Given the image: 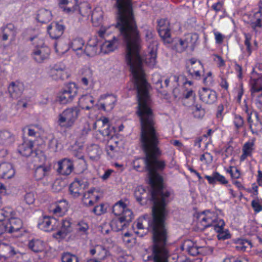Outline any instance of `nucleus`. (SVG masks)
Masks as SVG:
<instances>
[{"mask_svg": "<svg viewBox=\"0 0 262 262\" xmlns=\"http://www.w3.org/2000/svg\"><path fill=\"white\" fill-rule=\"evenodd\" d=\"M199 219L200 220L199 224V228L202 230L208 227H212L214 229L215 226H217L219 221L221 220L219 219L214 214L208 211L207 214L205 212H202L199 215Z\"/></svg>", "mask_w": 262, "mask_h": 262, "instance_id": "39448f33", "label": "nucleus"}, {"mask_svg": "<svg viewBox=\"0 0 262 262\" xmlns=\"http://www.w3.org/2000/svg\"><path fill=\"white\" fill-rule=\"evenodd\" d=\"M218 225L215 226L214 230L217 232V237L219 240L224 241L229 239L231 237V235L227 229H224L225 225V222L223 220H221L217 224Z\"/></svg>", "mask_w": 262, "mask_h": 262, "instance_id": "412c9836", "label": "nucleus"}, {"mask_svg": "<svg viewBox=\"0 0 262 262\" xmlns=\"http://www.w3.org/2000/svg\"><path fill=\"white\" fill-rule=\"evenodd\" d=\"M253 145V143L251 142H247L246 143L243 147V152L245 153V155H248L250 156L251 154V152L252 150V146Z\"/></svg>", "mask_w": 262, "mask_h": 262, "instance_id": "5fc2aeb1", "label": "nucleus"}, {"mask_svg": "<svg viewBox=\"0 0 262 262\" xmlns=\"http://www.w3.org/2000/svg\"><path fill=\"white\" fill-rule=\"evenodd\" d=\"M71 231L72 227L70 222L67 220H62L61 229L54 235V237L57 239H62L64 238Z\"/></svg>", "mask_w": 262, "mask_h": 262, "instance_id": "4be33fe9", "label": "nucleus"}, {"mask_svg": "<svg viewBox=\"0 0 262 262\" xmlns=\"http://www.w3.org/2000/svg\"><path fill=\"white\" fill-rule=\"evenodd\" d=\"M91 255H96L98 260L104 259L109 255L108 251L102 245L92 246L90 249Z\"/></svg>", "mask_w": 262, "mask_h": 262, "instance_id": "a211bd4d", "label": "nucleus"}, {"mask_svg": "<svg viewBox=\"0 0 262 262\" xmlns=\"http://www.w3.org/2000/svg\"><path fill=\"white\" fill-rule=\"evenodd\" d=\"M80 109L77 106L68 108L64 110L58 116L57 124L64 128H71L78 119Z\"/></svg>", "mask_w": 262, "mask_h": 262, "instance_id": "7ed1b4c3", "label": "nucleus"}, {"mask_svg": "<svg viewBox=\"0 0 262 262\" xmlns=\"http://www.w3.org/2000/svg\"><path fill=\"white\" fill-rule=\"evenodd\" d=\"M49 167L40 165L38 166L34 171V177L36 180H41L43 178L49 171Z\"/></svg>", "mask_w": 262, "mask_h": 262, "instance_id": "c9c22d12", "label": "nucleus"}, {"mask_svg": "<svg viewBox=\"0 0 262 262\" xmlns=\"http://www.w3.org/2000/svg\"><path fill=\"white\" fill-rule=\"evenodd\" d=\"M199 97L201 101L206 104H213L217 99L215 91L206 88H203L199 91Z\"/></svg>", "mask_w": 262, "mask_h": 262, "instance_id": "4468645a", "label": "nucleus"}, {"mask_svg": "<svg viewBox=\"0 0 262 262\" xmlns=\"http://www.w3.org/2000/svg\"><path fill=\"white\" fill-rule=\"evenodd\" d=\"M14 174V169L11 164L4 163L0 164V177L9 179L12 178Z\"/></svg>", "mask_w": 262, "mask_h": 262, "instance_id": "393cba45", "label": "nucleus"}, {"mask_svg": "<svg viewBox=\"0 0 262 262\" xmlns=\"http://www.w3.org/2000/svg\"><path fill=\"white\" fill-rule=\"evenodd\" d=\"M132 74L135 87L137 91L138 107L136 113L140 123V141L145 154L142 158H136L133 162L135 169L138 171H147L149 184L153 188L152 198L157 204V194L165 202L172 191L164 188L163 178L158 173L165 167V162L159 160L161 152L158 147L159 134L157 132L154 114L151 108L149 94L150 85L145 78L143 61H125Z\"/></svg>", "mask_w": 262, "mask_h": 262, "instance_id": "f257e3e1", "label": "nucleus"}, {"mask_svg": "<svg viewBox=\"0 0 262 262\" xmlns=\"http://www.w3.org/2000/svg\"><path fill=\"white\" fill-rule=\"evenodd\" d=\"M117 98L114 95H101L99 99V108L104 111H111L114 107Z\"/></svg>", "mask_w": 262, "mask_h": 262, "instance_id": "9d476101", "label": "nucleus"}, {"mask_svg": "<svg viewBox=\"0 0 262 262\" xmlns=\"http://www.w3.org/2000/svg\"><path fill=\"white\" fill-rule=\"evenodd\" d=\"M223 3L221 2H218L214 4L211 8L215 12H217L222 10L223 8Z\"/></svg>", "mask_w": 262, "mask_h": 262, "instance_id": "e2e57ef3", "label": "nucleus"}, {"mask_svg": "<svg viewBox=\"0 0 262 262\" xmlns=\"http://www.w3.org/2000/svg\"><path fill=\"white\" fill-rule=\"evenodd\" d=\"M245 111L247 114V122L251 132L257 135L261 129V124L258 120L257 114L255 112H250L246 103L245 105Z\"/></svg>", "mask_w": 262, "mask_h": 262, "instance_id": "0eeeda50", "label": "nucleus"}, {"mask_svg": "<svg viewBox=\"0 0 262 262\" xmlns=\"http://www.w3.org/2000/svg\"><path fill=\"white\" fill-rule=\"evenodd\" d=\"M65 27L59 23L53 22L47 28L48 32L53 39L59 38L63 33Z\"/></svg>", "mask_w": 262, "mask_h": 262, "instance_id": "f3484780", "label": "nucleus"}, {"mask_svg": "<svg viewBox=\"0 0 262 262\" xmlns=\"http://www.w3.org/2000/svg\"><path fill=\"white\" fill-rule=\"evenodd\" d=\"M188 42L186 40L180 39L179 43L176 45L177 50L179 52H182L187 48Z\"/></svg>", "mask_w": 262, "mask_h": 262, "instance_id": "3c124183", "label": "nucleus"}, {"mask_svg": "<svg viewBox=\"0 0 262 262\" xmlns=\"http://www.w3.org/2000/svg\"><path fill=\"white\" fill-rule=\"evenodd\" d=\"M14 141L13 135L9 131L4 130L0 132V144L9 145Z\"/></svg>", "mask_w": 262, "mask_h": 262, "instance_id": "2f4dec72", "label": "nucleus"}, {"mask_svg": "<svg viewBox=\"0 0 262 262\" xmlns=\"http://www.w3.org/2000/svg\"><path fill=\"white\" fill-rule=\"evenodd\" d=\"M224 105L221 104H220L217 108V112H216V117L219 119H222V113L224 111Z\"/></svg>", "mask_w": 262, "mask_h": 262, "instance_id": "774afa93", "label": "nucleus"}, {"mask_svg": "<svg viewBox=\"0 0 262 262\" xmlns=\"http://www.w3.org/2000/svg\"><path fill=\"white\" fill-rule=\"evenodd\" d=\"M127 226L128 224L120 217L118 219L113 220L111 223L112 229L116 232L123 230Z\"/></svg>", "mask_w": 262, "mask_h": 262, "instance_id": "473e14b6", "label": "nucleus"}, {"mask_svg": "<svg viewBox=\"0 0 262 262\" xmlns=\"http://www.w3.org/2000/svg\"><path fill=\"white\" fill-rule=\"evenodd\" d=\"M100 133L102 135V136L104 137L107 136L108 138L112 139L113 137L115 135V131L114 127L107 125L106 126V128H104V129L100 130Z\"/></svg>", "mask_w": 262, "mask_h": 262, "instance_id": "49530a36", "label": "nucleus"}, {"mask_svg": "<svg viewBox=\"0 0 262 262\" xmlns=\"http://www.w3.org/2000/svg\"><path fill=\"white\" fill-rule=\"evenodd\" d=\"M119 217L128 225L129 223L133 219V214L132 210L127 208L126 206L123 212Z\"/></svg>", "mask_w": 262, "mask_h": 262, "instance_id": "79ce46f5", "label": "nucleus"}, {"mask_svg": "<svg viewBox=\"0 0 262 262\" xmlns=\"http://www.w3.org/2000/svg\"><path fill=\"white\" fill-rule=\"evenodd\" d=\"M58 172L62 174L68 176L73 169V164L72 161L68 158H64L58 162Z\"/></svg>", "mask_w": 262, "mask_h": 262, "instance_id": "6ab92c4d", "label": "nucleus"}, {"mask_svg": "<svg viewBox=\"0 0 262 262\" xmlns=\"http://www.w3.org/2000/svg\"><path fill=\"white\" fill-rule=\"evenodd\" d=\"M194 116L197 118H201L205 115V110H195L193 112Z\"/></svg>", "mask_w": 262, "mask_h": 262, "instance_id": "338daca9", "label": "nucleus"}, {"mask_svg": "<svg viewBox=\"0 0 262 262\" xmlns=\"http://www.w3.org/2000/svg\"><path fill=\"white\" fill-rule=\"evenodd\" d=\"M157 48L150 49L149 53L146 55L145 61L148 66L154 68L157 63Z\"/></svg>", "mask_w": 262, "mask_h": 262, "instance_id": "c756f323", "label": "nucleus"}, {"mask_svg": "<svg viewBox=\"0 0 262 262\" xmlns=\"http://www.w3.org/2000/svg\"><path fill=\"white\" fill-rule=\"evenodd\" d=\"M49 146L50 148L57 150L58 148V141L55 138H52L50 140Z\"/></svg>", "mask_w": 262, "mask_h": 262, "instance_id": "680f3d73", "label": "nucleus"}, {"mask_svg": "<svg viewBox=\"0 0 262 262\" xmlns=\"http://www.w3.org/2000/svg\"><path fill=\"white\" fill-rule=\"evenodd\" d=\"M97 38H92L88 41L83 53L89 57L95 56L97 52Z\"/></svg>", "mask_w": 262, "mask_h": 262, "instance_id": "b1692460", "label": "nucleus"}, {"mask_svg": "<svg viewBox=\"0 0 262 262\" xmlns=\"http://www.w3.org/2000/svg\"><path fill=\"white\" fill-rule=\"evenodd\" d=\"M52 15L51 12L47 9H40L37 14L36 20L41 23L46 24L52 19Z\"/></svg>", "mask_w": 262, "mask_h": 262, "instance_id": "cd10ccee", "label": "nucleus"}, {"mask_svg": "<svg viewBox=\"0 0 262 262\" xmlns=\"http://www.w3.org/2000/svg\"><path fill=\"white\" fill-rule=\"evenodd\" d=\"M11 211L7 210L5 209H0V222H6L7 220L11 216Z\"/></svg>", "mask_w": 262, "mask_h": 262, "instance_id": "8fccbe9b", "label": "nucleus"}, {"mask_svg": "<svg viewBox=\"0 0 262 262\" xmlns=\"http://www.w3.org/2000/svg\"><path fill=\"white\" fill-rule=\"evenodd\" d=\"M50 54V49L47 46H41L34 49L32 56L35 61L38 63L43 62L48 59Z\"/></svg>", "mask_w": 262, "mask_h": 262, "instance_id": "ddd939ff", "label": "nucleus"}, {"mask_svg": "<svg viewBox=\"0 0 262 262\" xmlns=\"http://www.w3.org/2000/svg\"><path fill=\"white\" fill-rule=\"evenodd\" d=\"M182 248L183 250H186L192 256H196L200 254H207L212 252L210 248L208 247H198L191 240L185 241L183 244Z\"/></svg>", "mask_w": 262, "mask_h": 262, "instance_id": "423d86ee", "label": "nucleus"}, {"mask_svg": "<svg viewBox=\"0 0 262 262\" xmlns=\"http://www.w3.org/2000/svg\"><path fill=\"white\" fill-rule=\"evenodd\" d=\"M93 189H91L86 192H84V191L83 192V193L81 195H82V202L84 205H87V203L85 201L86 199H88L91 198V195L93 194Z\"/></svg>", "mask_w": 262, "mask_h": 262, "instance_id": "bf43d9fd", "label": "nucleus"}, {"mask_svg": "<svg viewBox=\"0 0 262 262\" xmlns=\"http://www.w3.org/2000/svg\"><path fill=\"white\" fill-rule=\"evenodd\" d=\"M203 82L204 84L209 85L213 81L211 72H209L207 73L206 75H203Z\"/></svg>", "mask_w": 262, "mask_h": 262, "instance_id": "6e6d98bb", "label": "nucleus"}, {"mask_svg": "<svg viewBox=\"0 0 262 262\" xmlns=\"http://www.w3.org/2000/svg\"><path fill=\"white\" fill-rule=\"evenodd\" d=\"M89 186L87 180L81 178H76L69 187L71 194L75 198L82 195L83 191Z\"/></svg>", "mask_w": 262, "mask_h": 262, "instance_id": "6e6552de", "label": "nucleus"}, {"mask_svg": "<svg viewBox=\"0 0 262 262\" xmlns=\"http://www.w3.org/2000/svg\"><path fill=\"white\" fill-rule=\"evenodd\" d=\"M73 154L75 157L77 158L80 160V164L82 165L83 168H85L86 162L84 160V156L83 154L81 152L76 151H74Z\"/></svg>", "mask_w": 262, "mask_h": 262, "instance_id": "4d7b16f0", "label": "nucleus"}, {"mask_svg": "<svg viewBox=\"0 0 262 262\" xmlns=\"http://www.w3.org/2000/svg\"><path fill=\"white\" fill-rule=\"evenodd\" d=\"M78 102L79 104H81V105L89 104V103H91V104H93L94 100L92 96L89 95H85L81 97V98L79 99Z\"/></svg>", "mask_w": 262, "mask_h": 262, "instance_id": "de8ad7c7", "label": "nucleus"}, {"mask_svg": "<svg viewBox=\"0 0 262 262\" xmlns=\"http://www.w3.org/2000/svg\"><path fill=\"white\" fill-rule=\"evenodd\" d=\"M167 19H161L158 21V31L160 36L167 42H170V33Z\"/></svg>", "mask_w": 262, "mask_h": 262, "instance_id": "dca6fc26", "label": "nucleus"}, {"mask_svg": "<svg viewBox=\"0 0 262 262\" xmlns=\"http://www.w3.org/2000/svg\"><path fill=\"white\" fill-rule=\"evenodd\" d=\"M5 232L8 233L6 222H0V236Z\"/></svg>", "mask_w": 262, "mask_h": 262, "instance_id": "0e129e2a", "label": "nucleus"}, {"mask_svg": "<svg viewBox=\"0 0 262 262\" xmlns=\"http://www.w3.org/2000/svg\"><path fill=\"white\" fill-rule=\"evenodd\" d=\"M189 62L190 64L188 63L186 64V70L188 75L196 80L201 79L200 70L203 68L201 62L194 58L189 59Z\"/></svg>", "mask_w": 262, "mask_h": 262, "instance_id": "1a4fd4ad", "label": "nucleus"}, {"mask_svg": "<svg viewBox=\"0 0 262 262\" xmlns=\"http://www.w3.org/2000/svg\"><path fill=\"white\" fill-rule=\"evenodd\" d=\"M233 123L235 126L236 129L238 130L243 126L244 121L242 116L240 115H235Z\"/></svg>", "mask_w": 262, "mask_h": 262, "instance_id": "09e8293b", "label": "nucleus"}, {"mask_svg": "<svg viewBox=\"0 0 262 262\" xmlns=\"http://www.w3.org/2000/svg\"><path fill=\"white\" fill-rule=\"evenodd\" d=\"M205 178L211 185H213L216 182L222 185H226L228 183V181L226 179L225 177L217 171L213 172L211 176H205Z\"/></svg>", "mask_w": 262, "mask_h": 262, "instance_id": "bb28decb", "label": "nucleus"}, {"mask_svg": "<svg viewBox=\"0 0 262 262\" xmlns=\"http://www.w3.org/2000/svg\"><path fill=\"white\" fill-rule=\"evenodd\" d=\"M244 35L245 37L244 44L246 47V51L247 52V56H249L251 55L252 51V48L251 46L250 42L251 39V36L249 33H245Z\"/></svg>", "mask_w": 262, "mask_h": 262, "instance_id": "a18cd8bd", "label": "nucleus"}, {"mask_svg": "<svg viewBox=\"0 0 262 262\" xmlns=\"http://www.w3.org/2000/svg\"><path fill=\"white\" fill-rule=\"evenodd\" d=\"M8 233H13L19 230L23 226L21 221L16 217H9L6 221Z\"/></svg>", "mask_w": 262, "mask_h": 262, "instance_id": "a878e982", "label": "nucleus"}, {"mask_svg": "<svg viewBox=\"0 0 262 262\" xmlns=\"http://www.w3.org/2000/svg\"><path fill=\"white\" fill-rule=\"evenodd\" d=\"M24 200L27 204L31 205L35 201L34 194L32 192L27 193L24 196Z\"/></svg>", "mask_w": 262, "mask_h": 262, "instance_id": "864d4df0", "label": "nucleus"}, {"mask_svg": "<svg viewBox=\"0 0 262 262\" xmlns=\"http://www.w3.org/2000/svg\"><path fill=\"white\" fill-rule=\"evenodd\" d=\"M250 83L252 95H253L254 93L262 91V76L256 79H251Z\"/></svg>", "mask_w": 262, "mask_h": 262, "instance_id": "f704fd0d", "label": "nucleus"}, {"mask_svg": "<svg viewBox=\"0 0 262 262\" xmlns=\"http://www.w3.org/2000/svg\"><path fill=\"white\" fill-rule=\"evenodd\" d=\"M62 262H79L78 257L69 252H64L61 256Z\"/></svg>", "mask_w": 262, "mask_h": 262, "instance_id": "a19ab883", "label": "nucleus"}, {"mask_svg": "<svg viewBox=\"0 0 262 262\" xmlns=\"http://www.w3.org/2000/svg\"><path fill=\"white\" fill-rule=\"evenodd\" d=\"M245 228L246 231L249 235H253L257 232V227L254 224H251Z\"/></svg>", "mask_w": 262, "mask_h": 262, "instance_id": "13d9d810", "label": "nucleus"}, {"mask_svg": "<svg viewBox=\"0 0 262 262\" xmlns=\"http://www.w3.org/2000/svg\"><path fill=\"white\" fill-rule=\"evenodd\" d=\"M105 211L106 209L104 208V205L103 204L95 206L92 210V212L97 215H100L105 213Z\"/></svg>", "mask_w": 262, "mask_h": 262, "instance_id": "603ef678", "label": "nucleus"}, {"mask_svg": "<svg viewBox=\"0 0 262 262\" xmlns=\"http://www.w3.org/2000/svg\"><path fill=\"white\" fill-rule=\"evenodd\" d=\"M117 46L118 39L115 37H113V39L111 40L106 41L103 45V48H105L109 52L114 51Z\"/></svg>", "mask_w": 262, "mask_h": 262, "instance_id": "58836bf2", "label": "nucleus"}, {"mask_svg": "<svg viewBox=\"0 0 262 262\" xmlns=\"http://www.w3.org/2000/svg\"><path fill=\"white\" fill-rule=\"evenodd\" d=\"M33 143L32 141H25L18 146L17 150L20 155L24 157H29L32 155H34L36 156L37 154L36 152L33 151Z\"/></svg>", "mask_w": 262, "mask_h": 262, "instance_id": "5701e85b", "label": "nucleus"}, {"mask_svg": "<svg viewBox=\"0 0 262 262\" xmlns=\"http://www.w3.org/2000/svg\"><path fill=\"white\" fill-rule=\"evenodd\" d=\"M28 247L34 252H39L44 249V244L42 241L39 239H32L29 242Z\"/></svg>", "mask_w": 262, "mask_h": 262, "instance_id": "72a5a7b5", "label": "nucleus"}, {"mask_svg": "<svg viewBox=\"0 0 262 262\" xmlns=\"http://www.w3.org/2000/svg\"><path fill=\"white\" fill-rule=\"evenodd\" d=\"M215 41L217 43L221 44L223 42L224 36L220 32H216L214 33Z\"/></svg>", "mask_w": 262, "mask_h": 262, "instance_id": "69168bd1", "label": "nucleus"}, {"mask_svg": "<svg viewBox=\"0 0 262 262\" xmlns=\"http://www.w3.org/2000/svg\"><path fill=\"white\" fill-rule=\"evenodd\" d=\"M236 246L235 248L236 250L241 251H245L248 246L251 245V243L247 239L243 238L237 239L235 241Z\"/></svg>", "mask_w": 262, "mask_h": 262, "instance_id": "e433bc0d", "label": "nucleus"}, {"mask_svg": "<svg viewBox=\"0 0 262 262\" xmlns=\"http://www.w3.org/2000/svg\"><path fill=\"white\" fill-rule=\"evenodd\" d=\"M2 31L7 33L9 36L14 38L16 34V29L12 24H8L2 28Z\"/></svg>", "mask_w": 262, "mask_h": 262, "instance_id": "37998d69", "label": "nucleus"}, {"mask_svg": "<svg viewBox=\"0 0 262 262\" xmlns=\"http://www.w3.org/2000/svg\"><path fill=\"white\" fill-rule=\"evenodd\" d=\"M126 205L121 201L117 202L113 207V212L116 216H120L123 212Z\"/></svg>", "mask_w": 262, "mask_h": 262, "instance_id": "4c0bfd02", "label": "nucleus"}, {"mask_svg": "<svg viewBox=\"0 0 262 262\" xmlns=\"http://www.w3.org/2000/svg\"><path fill=\"white\" fill-rule=\"evenodd\" d=\"M248 23L250 25L253 30L262 27V7H260L259 11L250 14L249 20Z\"/></svg>", "mask_w": 262, "mask_h": 262, "instance_id": "aec40b11", "label": "nucleus"}, {"mask_svg": "<svg viewBox=\"0 0 262 262\" xmlns=\"http://www.w3.org/2000/svg\"><path fill=\"white\" fill-rule=\"evenodd\" d=\"M78 89L74 83H69L58 94V100L61 104L71 102L77 95Z\"/></svg>", "mask_w": 262, "mask_h": 262, "instance_id": "20e7f679", "label": "nucleus"}, {"mask_svg": "<svg viewBox=\"0 0 262 262\" xmlns=\"http://www.w3.org/2000/svg\"><path fill=\"white\" fill-rule=\"evenodd\" d=\"M84 44V41L81 38H76L72 40L71 46L73 51H78L82 50Z\"/></svg>", "mask_w": 262, "mask_h": 262, "instance_id": "ea45409f", "label": "nucleus"}, {"mask_svg": "<svg viewBox=\"0 0 262 262\" xmlns=\"http://www.w3.org/2000/svg\"><path fill=\"white\" fill-rule=\"evenodd\" d=\"M8 91L12 98L17 99L21 97L25 90L24 84L18 80L11 82L8 86Z\"/></svg>", "mask_w": 262, "mask_h": 262, "instance_id": "2eb2a0df", "label": "nucleus"}, {"mask_svg": "<svg viewBox=\"0 0 262 262\" xmlns=\"http://www.w3.org/2000/svg\"><path fill=\"white\" fill-rule=\"evenodd\" d=\"M77 3L78 0H60L59 4L67 13L77 12L82 16H85L81 11L82 7H79Z\"/></svg>", "mask_w": 262, "mask_h": 262, "instance_id": "f8f14e48", "label": "nucleus"}, {"mask_svg": "<svg viewBox=\"0 0 262 262\" xmlns=\"http://www.w3.org/2000/svg\"><path fill=\"white\" fill-rule=\"evenodd\" d=\"M66 68L64 64L59 63L55 64L51 69V74H56L59 73L60 77H68L67 73L66 72Z\"/></svg>", "mask_w": 262, "mask_h": 262, "instance_id": "7c9ffc66", "label": "nucleus"}, {"mask_svg": "<svg viewBox=\"0 0 262 262\" xmlns=\"http://www.w3.org/2000/svg\"><path fill=\"white\" fill-rule=\"evenodd\" d=\"M5 251L8 253L6 255H0V259L1 257H4L5 259L13 257L17 254V252L15 250L14 248L9 245L5 246Z\"/></svg>", "mask_w": 262, "mask_h": 262, "instance_id": "c03bdc74", "label": "nucleus"}, {"mask_svg": "<svg viewBox=\"0 0 262 262\" xmlns=\"http://www.w3.org/2000/svg\"><path fill=\"white\" fill-rule=\"evenodd\" d=\"M151 186V185H150ZM152 187L151 186L150 194L148 191H147L143 186H139L136 187L134 192V195L137 202L143 205L149 200H151L154 203L152 199Z\"/></svg>", "mask_w": 262, "mask_h": 262, "instance_id": "9b49d317", "label": "nucleus"}, {"mask_svg": "<svg viewBox=\"0 0 262 262\" xmlns=\"http://www.w3.org/2000/svg\"><path fill=\"white\" fill-rule=\"evenodd\" d=\"M56 223L55 218L50 216H44L42 221L38 223L40 228H44L46 231L52 230Z\"/></svg>", "mask_w": 262, "mask_h": 262, "instance_id": "c85d7f7f", "label": "nucleus"}, {"mask_svg": "<svg viewBox=\"0 0 262 262\" xmlns=\"http://www.w3.org/2000/svg\"><path fill=\"white\" fill-rule=\"evenodd\" d=\"M158 202L152 198L154 205L152 207V216L146 220L145 217L138 220L137 227L138 229H144L143 224L147 223V229L152 233V243L148 250L150 254H145V261L168 262L170 254L168 244V231L166 226V219L168 214L167 205L171 201L170 196H167L165 202L157 194Z\"/></svg>", "mask_w": 262, "mask_h": 262, "instance_id": "f03ea898", "label": "nucleus"}, {"mask_svg": "<svg viewBox=\"0 0 262 262\" xmlns=\"http://www.w3.org/2000/svg\"><path fill=\"white\" fill-rule=\"evenodd\" d=\"M251 206L255 212H258L262 211V205L257 201L253 200L251 202Z\"/></svg>", "mask_w": 262, "mask_h": 262, "instance_id": "052dcab7", "label": "nucleus"}]
</instances>
